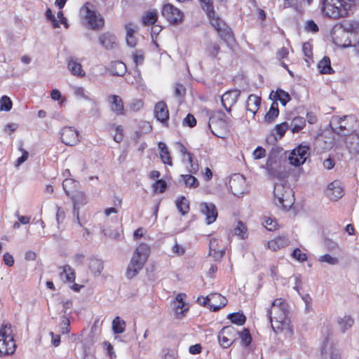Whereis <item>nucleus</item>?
Returning <instances> with one entry per match:
<instances>
[{
	"label": "nucleus",
	"mask_w": 359,
	"mask_h": 359,
	"mask_svg": "<svg viewBox=\"0 0 359 359\" xmlns=\"http://www.w3.org/2000/svg\"><path fill=\"white\" fill-rule=\"evenodd\" d=\"M16 347L13 327L10 323L4 321L0 327V355H12Z\"/></svg>",
	"instance_id": "obj_6"
},
{
	"label": "nucleus",
	"mask_w": 359,
	"mask_h": 359,
	"mask_svg": "<svg viewBox=\"0 0 359 359\" xmlns=\"http://www.w3.org/2000/svg\"><path fill=\"white\" fill-rule=\"evenodd\" d=\"M187 158L189 162V165L187 167L188 172L191 174H196L199 170L198 161L194 158L191 153H187Z\"/></svg>",
	"instance_id": "obj_50"
},
{
	"label": "nucleus",
	"mask_w": 359,
	"mask_h": 359,
	"mask_svg": "<svg viewBox=\"0 0 359 359\" xmlns=\"http://www.w3.org/2000/svg\"><path fill=\"white\" fill-rule=\"evenodd\" d=\"M133 61L136 66L142 65L144 62V53L141 50H135L133 54Z\"/></svg>",
	"instance_id": "obj_58"
},
{
	"label": "nucleus",
	"mask_w": 359,
	"mask_h": 359,
	"mask_svg": "<svg viewBox=\"0 0 359 359\" xmlns=\"http://www.w3.org/2000/svg\"><path fill=\"white\" fill-rule=\"evenodd\" d=\"M337 324L341 332L344 333L353 327L354 319L350 315H344L337 319Z\"/></svg>",
	"instance_id": "obj_36"
},
{
	"label": "nucleus",
	"mask_w": 359,
	"mask_h": 359,
	"mask_svg": "<svg viewBox=\"0 0 359 359\" xmlns=\"http://www.w3.org/2000/svg\"><path fill=\"white\" fill-rule=\"evenodd\" d=\"M187 93V89L182 83H177L174 86V95L180 104L182 103Z\"/></svg>",
	"instance_id": "obj_46"
},
{
	"label": "nucleus",
	"mask_w": 359,
	"mask_h": 359,
	"mask_svg": "<svg viewBox=\"0 0 359 359\" xmlns=\"http://www.w3.org/2000/svg\"><path fill=\"white\" fill-rule=\"evenodd\" d=\"M278 114V103L274 102L271 104L269 111L265 115L264 120L266 122L271 123L274 121Z\"/></svg>",
	"instance_id": "obj_48"
},
{
	"label": "nucleus",
	"mask_w": 359,
	"mask_h": 359,
	"mask_svg": "<svg viewBox=\"0 0 359 359\" xmlns=\"http://www.w3.org/2000/svg\"><path fill=\"white\" fill-rule=\"evenodd\" d=\"M201 212L205 215V221L208 224L215 222L218 214L216 206L212 203L203 202L200 204Z\"/></svg>",
	"instance_id": "obj_21"
},
{
	"label": "nucleus",
	"mask_w": 359,
	"mask_h": 359,
	"mask_svg": "<svg viewBox=\"0 0 359 359\" xmlns=\"http://www.w3.org/2000/svg\"><path fill=\"white\" fill-rule=\"evenodd\" d=\"M110 71L113 75L123 76L126 72V66L121 61H114L110 65Z\"/></svg>",
	"instance_id": "obj_42"
},
{
	"label": "nucleus",
	"mask_w": 359,
	"mask_h": 359,
	"mask_svg": "<svg viewBox=\"0 0 359 359\" xmlns=\"http://www.w3.org/2000/svg\"><path fill=\"white\" fill-rule=\"evenodd\" d=\"M289 243V238L286 236H278L266 241L265 246L267 250L276 252L287 246Z\"/></svg>",
	"instance_id": "obj_23"
},
{
	"label": "nucleus",
	"mask_w": 359,
	"mask_h": 359,
	"mask_svg": "<svg viewBox=\"0 0 359 359\" xmlns=\"http://www.w3.org/2000/svg\"><path fill=\"white\" fill-rule=\"evenodd\" d=\"M110 111L116 116H125L126 109L123 99L117 95H109L106 98Z\"/></svg>",
	"instance_id": "obj_15"
},
{
	"label": "nucleus",
	"mask_w": 359,
	"mask_h": 359,
	"mask_svg": "<svg viewBox=\"0 0 359 359\" xmlns=\"http://www.w3.org/2000/svg\"><path fill=\"white\" fill-rule=\"evenodd\" d=\"M318 69L320 73L323 74H330L334 73V70L331 67L330 59L327 56L323 57V58L318 62Z\"/></svg>",
	"instance_id": "obj_38"
},
{
	"label": "nucleus",
	"mask_w": 359,
	"mask_h": 359,
	"mask_svg": "<svg viewBox=\"0 0 359 359\" xmlns=\"http://www.w3.org/2000/svg\"><path fill=\"white\" fill-rule=\"evenodd\" d=\"M62 142L68 146H74L79 142V133L73 127H64L60 133Z\"/></svg>",
	"instance_id": "obj_17"
},
{
	"label": "nucleus",
	"mask_w": 359,
	"mask_h": 359,
	"mask_svg": "<svg viewBox=\"0 0 359 359\" xmlns=\"http://www.w3.org/2000/svg\"><path fill=\"white\" fill-rule=\"evenodd\" d=\"M205 11L210 22L217 31L218 36L226 43L233 41L234 36L231 29L224 20L215 15L213 4H209Z\"/></svg>",
	"instance_id": "obj_5"
},
{
	"label": "nucleus",
	"mask_w": 359,
	"mask_h": 359,
	"mask_svg": "<svg viewBox=\"0 0 359 359\" xmlns=\"http://www.w3.org/2000/svg\"><path fill=\"white\" fill-rule=\"evenodd\" d=\"M262 225L270 231L276 230L278 226L276 219L267 217H264Z\"/></svg>",
	"instance_id": "obj_53"
},
{
	"label": "nucleus",
	"mask_w": 359,
	"mask_h": 359,
	"mask_svg": "<svg viewBox=\"0 0 359 359\" xmlns=\"http://www.w3.org/2000/svg\"><path fill=\"white\" fill-rule=\"evenodd\" d=\"M306 126V119L302 116H295L290 122L291 130L293 133L300 132Z\"/></svg>",
	"instance_id": "obj_39"
},
{
	"label": "nucleus",
	"mask_w": 359,
	"mask_h": 359,
	"mask_svg": "<svg viewBox=\"0 0 359 359\" xmlns=\"http://www.w3.org/2000/svg\"><path fill=\"white\" fill-rule=\"evenodd\" d=\"M158 149L160 150V158L161 161L166 165L170 166L172 165V158L170 154V151L164 142H160L158 144Z\"/></svg>",
	"instance_id": "obj_35"
},
{
	"label": "nucleus",
	"mask_w": 359,
	"mask_h": 359,
	"mask_svg": "<svg viewBox=\"0 0 359 359\" xmlns=\"http://www.w3.org/2000/svg\"><path fill=\"white\" fill-rule=\"evenodd\" d=\"M227 303L226 297L219 293H211L210 300V310L218 311L223 308Z\"/></svg>",
	"instance_id": "obj_27"
},
{
	"label": "nucleus",
	"mask_w": 359,
	"mask_h": 359,
	"mask_svg": "<svg viewBox=\"0 0 359 359\" xmlns=\"http://www.w3.org/2000/svg\"><path fill=\"white\" fill-rule=\"evenodd\" d=\"M238 331L232 325L224 327L218 334L219 344L224 348H227L236 341Z\"/></svg>",
	"instance_id": "obj_12"
},
{
	"label": "nucleus",
	"mask_w": 359,
	"mask_h": 359,
	"mask_svg": "<svg viewBox=\"0 0 359 359\" xmlns=\"http://www.w3.org/2000/svg\"><path fill=\"white\" fill-rule=\"evenodd\" d=\"M183 126H187L189 128H193L196 125V119L191 114H188L183 119Z\"/></svg>",
	"instance_id": "obj_60"
},
{
	"label": "nucleus",
	"mask_w": 359,
	"mask_h": 359,
	"mask_svg": "<svg viewBox=\"0 0 359 359\" xmlns=\"http://www.w3.org/2000/svg\"><path fill=\"white\" fill-rule=\"evenodd\" d=\"M162 15L172 25H176L182 22L184 13L179 8L170 4L163 5L161 10Z\"/></svg>",
	"instance_id": "obj_13"
},
{
	"label": "nucleus",
	"mask_w": 359,
	"mask_h": 359,
	"mask_svg": "<svg viewBox=\"0 0 359 359\" xmlns=\"http://www.w3.org/2000/svg\"><path fill=\"white\" fill-rule=\"evenodd\" d=\"M288 55L289 50L286 47H282L276 52V58L280 61L283 59H287Z\"/></svg>",
	"instance_id": "obj_63"
},
{
	"label": "nucleus",
	"mask_w": 359,
	"mask_h": 359,
	"mask_svg": "<svg viewBox=\"0 0 359 359\" xmlns=\"http://www.w3.org/2000/svg\"><path fill=\"white\" fill-rule=\"evenodd\" d=\"M355 121V118L351 115L334 116L330 121V126L334 133L346 136L353 129Z\"/></svg>",
	"instance_id": "obj_8"
},
{
	"label": "nucleus",
	"mask_w": 359,
	"mask_h": 359,
	"mask_svg": "<svg viewBox=\"0 0 359 359\" xmlns=\"http://www.w3.org/2000/svg\"><path fill=\"white\" fill-rule=\"evenodd\" d=\"M351 47L353 48V51L358 55H359V33L356 32L355 36L353 39Z\"/></svg>",
	"instance_id": "obj_64"
},
{
	"label": "nucleus",
	"mask_w": 359,
	"mask_h": 359,
	"mask_svg": "<svg viewBox=\"0 0 359 359\" xmlns=\"http://www.w3.org/2000/svg\"><path fill=\"white\" fill-rule=\"evenodd\" d=\"M233 233L241 240H245L248 238V229L245 224L238 221L233 229Z\"/></svg>",
	"instance_id": "obj_41"
},
{
	"label": "nucleus",
	"mask_w": 359,
	"mask_h": 359,
	"mask_svg": "<svg viewBox=\"0 0 359 359\" xmlns=\"http://www.w3.org/2000/svg\"><path fill=\"white\" fill-rule=\"evenodd\" d=\"M158 19L156 10H151L144 13L142 17V23L144 26H154Z\"/></svg>",
	"instance_id": "obj_31"
},
{
	"label": "nucleus",
	"mask_w": 359,
	"mask_h": 359,
	"mask_svg": "<svg viewBox=\"0 0 359 359\" xmlns=\"http://www.w3.org/2000/svg\"><path fill=\"white\" fill-rule=\"evenodd\" d=\"M222 241L217 238L212 237L210 239L208 255L216 261L221 260L225 254V249L220 245Z\"/></svg>",
	"instance_id": "obj_19"
},
{
	"label": "nucleus",
	"mask_w": 359,
	"mask_h": 359,
	"mask_svg": "<svg viewBox=\"0 0 359 359\" xmlns=\"http://www.w3.org/2000/svg\"><path fill=\"white\" fill-rule=\"evenodd\" d=\"M175 204L182 215H185L189 212V201L184 196L178 198Z\"/></svg>",
	"instance_id": "obj_43"
},
{
	"label": "nucleus",
	"mask_w": 359,
	"mask_h": 359,
	"mask_svg": "<svg viewBox=\"0 0 359 359\" xmlns=\"http://www.w3.org/2000/svg\"><path fill=\"white\" fill-rule=\"evenodd\" d=\"M327 195L333 201H337L343 196V188L339 181L334 180L328 184Z\"/></svg>",
	"instance_id": "obj_26"
},
{
	"label": "nucleus",
	"mask_w": 359,
	"mask_h": 359,
	"mask_svg": "<svg viewBox=\"0 0 359 359\" xmlns=\"http://www.w3.org/2000/svg\"><path fill=\"white\" fill-rule=\"evenodd\" d=\"M319 261L321 262H327L331 265H335L338 263V259L337 257H334L328 254L320 257Z\"/></svg>",
	"instance_id": "obj_61"
},
{
	"label": "nucleus",
	"mask_w": 359,
	"mask_h": 359,
	"mask_svg": "<svg viewBox=\"0 0 359 359\" xmlns=\"http://www.w3.org/2000/svg\"><path fill=\"white\" fill-rule=\"evenodd\" d=\"M245 186V179L241 175H234L229 180V189L231 193L237 197L243 195Z\"/></svg>",
	"instance_id": "obj_18"
},
{
	"label": "nucleus",
	"mask_w": 359,
	"mask_h": 359,
	"mask_svg": "<svg viewBox=\"0 0 359 359\" xmlns=\"http://www.w3.org/2000/svg\"><path fill=\"white\" fill-rule=\"evenodd\" d=\"M355 33V32L349 31L344 28H339L335 30L333 33V41L339 47H351Z\"/></svg>",
	"instance_id": "obj_11"
},
{
	"label": "nucleus",
	"mask_w": 359,
	"mask_h": 359,
	"mask_svg": "<svg viewBox=\"0 0 359 359\" xmlns=\"http://www.w3.org/2000/svg\"><path fill=\"white\" fill-rule=\"evenodd\" d=\"M292 255L295 259L302 262L307 259L306 254L303 252L299 248H295L293 250Z\"/></svg>",
	"instance_id": "obj_59"
},
{
	"label": "nucleus",
	"mask_w": 359,
	"mask_h": 359,
	"mask_svg": "<svg viewBox=\"0 0 359 359\" xmlns=\"http://www.w3.org/2000/svg\"><path fill=\"white\" fill-rule=\"evenodd\" d=\"M108 130L113 135V140L116 143H121L124 138V129L121 125L114 123L108 125Z\"/></svg>",
	"instance_id": "obj_29"
},
{
	"label": "nucleus",
	"mask_w": 359,
	"mask_h": 359,
	"mask_svg": "<svg viewBox=\"0 0 359 359\" xmlns=\"http://www.w3.org/2000/svg\"><path fill=\"white\" fill-rule=\"evenodd\" d=\"M144 107V102L141 99L133 100L129 105V109L133 112H137Z\"/></svg>",
	"instance_id": "obj_56"
},
{
	"label": "nucleus",
	"mask_w": 359,
	"mask_h": 359,
	"mask_svg": "<svg viewBox=\"0 0 359 359\" xmlns=\"http://www.w3.org/2000/svg\"><path fill=\"white\" fill-rule=\"evenodd\" d=\"M88 269L93 276H99L104 269L103 262L101 259L95 257L90 258L88 262Z\"/></svg>",
	"instance_id": "obj_33"
},
{
	"label": "nucleus",
	"mask_w": 359,
	"mask_h": 359,
	"mask_svg": "<svg viewBox=\"0 0 359 359\" xmlns=\"http://www.w3.org/2000/svg\"><path fill=\"white\" fill-rule=\"evenodd\" d=\"M227 318L235 325L241 326L246 321V317L243 313H232L228 315Z\"/></svg>",
	"instance_id": "obj_47"
},
{
	"label": "nucleus",
	"mask_w": 359,
	"mask_h": 359,
	"mask_svg": "<svg viewBox=\"0 0 359 359\" xmlns=\"http://www.w3.org/2000/svg\"><path fill=\"white\" fill-rule=\"evenodd\" d=\"M346 146L351 151L359 152V135L351 134L346 139Z\"/></svg>",
	"instance_id": "obj_40"
},
{
	"label": "nucleus",
	"mask_w": 359,
	"mask_h": 359,
	"mask_svg": "<svg viewBox=\"0 0 359 359\" xmlns=\"http://www.w3.org/2000/svg\"><path fill=\"white\" fill-rule=\"evenodd\" d=\"M151 254L150 246L145 243H140L135 249L130 261L126 271L128 279L135 277L144 268Z\"/></svg>",
	"instance_id": "obj_2"
},
{
	"label": "nucleus",
	"mask_w": 359,
	"mask_h": 359,
	"mask_svg": "<svg viewBox=\"0 0 359 359\" xmlns=\"http://www.w3.org/2000/svg\"><path fill=\"white\" fill-rule=\"evenodd\" d=\"M261 104V97L254 94L250 95L246 101V110L254 116L259 110Z\"/></svg>",
	"instance_id": "obj_28"
},
{
	"label": "nucleus",
	"mask_w": 359,
	"mask_h": 359,
	"mask_svg": "<svg viewBox=\"0 0 359 359\" xmlns=\"http://www.w3.org/2000/svg\"><path fill=\"white\" fill-rule=\"evenodd\" d=\"M222 53L219 44L215 41L208 43L204 48V55L212 60H219V55Z\"/></svg>",
	"instance_id": "obj_25"
},
{
	"label": "nucleus",
	"mask_w": 359,
	"mask_h": 359,
	"mask_svg": "<svg viewBox=\"0 0 359 359\" xmlns=\"http://www.w3.org/2000/svg\"><path fill=\"white\" fill-rule=\"evenodd\" d=\"M288 124L287 122H283L280 124L276 126L274 128V135L278 136L279 138H281L284 136L285 132L288 129Z\"/></svg>",
	"instance_id": "obj_55"
},
{
	"label": "nucleus",
	"mask_w": 359,
	"mask_h": 359,
	"mask_svg": "<svg viewBox=\"0 0 359 359\" xmlns=\"http://www.w3.org/2000/svg\"><path fill=\"white\" fill-rule=\"evenodd\" d=\"M273 97L274 100L280 101L283 106H285L291 99L289 93L282 89H278Z\"/></svg>",
	"instance_id": "obj_49"
},
{
	"label": "nucleus",
	"mask_w": 359,
	"mask_h": 359,
	"mask_svg": "<svg viewBox=\"0 0 359 359\" xmlns=\"http://www.w3.org/2000/svg\"><path fill=\"white\" fill-rule=\"evenodd\" d=\"M82 21L90 29L98 31L104 28L105 20L102 15L94 8L93 5L86 2L81 8Z\"/></svg>",
	"instance_id": "obj_4"
},
{
	"label": "nucleus",
	"mask_w": 359,
	"mask_h": 359,
	"mask_svg": "<svg viewBox=\"0 0 359 359\" xmlns=\"http://www.w3.org/2000/svg\"><path fill=\"white\" fill-rule=\"evenodd\" d=\"M46 17L48 20L51 21L52 25L54 28H57L60 27V23L56 20L55 15L53 14L50 8H48L46 11Z\"/></svg>",
	"instance_id": "obj_62"
},
{
	"label": "nucleus",
	"mask_w": 359,
	"mask_h": 359,
	"mask_svg": "<svg viewBox=\"0 0 359 359\" xmlns=\"http://www.w3.org/2000/svg\"><path fill=\"white\" fill-rule=\"evenodd\" d=\"M241 95V91L238 89L230 90L222 96V104L224 109L230 112L231 107L237 102Z\"/></svg>",
	"instance_id": "obj_20"
},
{
	"label": "nucleus",
	"mask_w": 359,
	"mask_h": 359,
	"mask_svg": "<svg viewBox=\"0 0 359 359\" xmlns=\"http://www.w3.org/2000/svg\"><path fill=\"white\" fill-rule=\"evenodd\" d=\"M309 156V147L299 145L291 151L288 160L291 165L298 167L304 163Z\"/></svg>",
	"instance_id": "obj_14"
},
{
	"label": "nucleus",
	"mask_w": 359,
	"mask_h": 359,
	"mask_svg": "<svg viewBox=\"0 0 359 359\" xmlns=\"http://www.w3.org/2000/svg\"><path fill=\"white\" fill-rule=\"evenodd\" d=\"M126 322L121 319L119 316H116L112 321V330L114 334H122L126 330Z\"/></svg>",
	"instance_id": "obj_45"
},
{
	"label": "nucleus",
	"mask_w": 359,
	"mask_h": 359,
	"mask_svg": "<svg viewBox=\"0 0 359 359\" xmlns=\"http://www.w3.org/2000/svg\"><path fill=\"white\" fill-rule=\"evenodd\" d=\"M186 299L187 294L180 292L170 302L172 310L177 319L184 318L189 311V304L186 302Z\"/></svg>",
	"instance_id": "obj_10"
},
{
	"label": "nucleus",
	"mask_w": 359,
	"mask_h": 359,
	"mask_svg": "<svg viewBox=\"0 0 359 359\" xmlns=\"http://www.w3.org/2000/svg\"><path fill=\"white\" fill-rule=\"evenodd\" d=\"M67 67L71 73L76 76L83 77L86 75L81 63L77 62L76 59H70L67 63Z\"/></svg>",
	"instance_id": "obj_32"
},
{
	"label": "nucleus",
	"mask_w": 359,
	"mask_h": 359,
	"mask_svg": "<svg viewBox=\"0 0 359 359\" xmlns=\"http://www.w3.org/2000/svg\"><path fill=\"white\" fill-rule=\"evenodd\" d=\"M238 335L241 339V342L243 346H248L251 344L252 337L248 329L244 328L241 332H238Z\"/></svg>",
	"instance_id": "obj_51"
},
{
	"label": "nucleus",
	"mask_w": 359,
	"mask_h": 359,
	"mask_svg": "<svg viewBox=\"0 0 359 359\" xmlns=\"http://www.w3.org/2000/svg\"><path fill=\"white\" fill-rule=\"evenodd\" d=\"M69 197H70L74 203V210L76 216V221L78 224L81 226L79 219V205H83L86 203V197L84 192L76 190L74 194H71Z\"/></svg>",
	"instance_id": "obj_24"
},
{
	"label": "nucleus",
	"mask_w": 359,
	"mask_h": 359,
	"mask_svg": "<svg viewBox=\"0 0 359 359\" xmlns=\"http://www.w3.org/2000/svg\"><path fill=\"white\" fill-rule=\"evenodd\" d=\"M62 271L60 273V277L65 279L67 283H74L76 280V273L74 270L69 265L66 264L60 267Z\"/></svg>",
	"instance_id": "obj_34"
},
{
	"label": "nucleus",
	"mask_w": 359,
	"mask_h": 359,
	"mask_svg": "<svg viewBox=\"0 0 359 359\" xmlns=\"http://www.w3.org/2000/svg\"><path fill=\"white\" fill-rule=\"evenodd\" d=\"M62 187L65 194L69 196L79 189V183L73 179H65L62 182Z\"/></svg>",
	"instance_id": "obj_37"
},
{
	"label": "nucleus",
	"mask_w": 359,
	"mask_h": 359,
	"mask_svg": "<svg viewBox=\"0 0 359 359\" xmlns=\"http://www.w3.org/2000/svg\"><path fill=\"white\" fill-rule=\"evenodd\" d=\"M302 50L306 59V62H309V60H311L313 57L312 46L309 43H304L302 46Z\"/></svg>",
	"instance_id": "obj_57"
},
{
	"label": "nucleus",
	"mask_w": 359,
	"mask_h": 359,
	"mask_svg": "<svg viewBox=\"0 0 359 359\" xmlns=\"http://www.w3.org/2000/svg\"><path fill=\"white\" fill-rule=\"evenodd\" d=\"M273 195L274 203L283 210H289L294 203V192L287 184H276L273 189Z\"/></svg>",
	"instance_id": "obj_7"
},
{
	"label": "nucleus",
	"mask_w": 359,
	"mask_h": 359,
	"mask_svg": "<svg viewBox=\"0 0 359 359\" xmlns=\"http://www.w3.org/2000/svg\"><path fill=\"white\" fill-rule=\"evenodd\" d=\"M154 117L163 126L168 127L170 114L167 104L164 101L158 102L154 109Z\"/></svg>",
	"instance_id": "obj_16"
},
{
	"label": "nucleus",
	"mask_w": 359,
	"mask_h": 359,
	"mask_svg": "<svg viewBox=\"0 0 359 359\" xmlns=\"http://www.w3.org/2000/svg\"><path fill=\"white\" fill-rule=\"evenodd\" d=\"M98 41L106 50H113L118 47L116 36L109 32H105L100 34Z\"/></svg>",
	"instance_id": "obj_22"
},
{
	"label": "nucleus",
	"mask_w": 359,
	"mask_h": 359,
	"mask_svg": "<svg viewBox=\"0 0 359 359\" xmlns=\"http://www.w3.org/2000/svg\"><path fill=\"white\" fill-rule=\"evenodd\" d=\"M13 102L9 97L3 95L0 99V111H8L12 109Z\"/></svg>",
	"instance_id": "obj_54"
},
{
	"label": "nucleus",
	"mask_w": 359,
	"mask_h": 359,
	"mask_svg": "<svg viewBox=\"0 0 359 359\" xmlns=\"http://www.w3.org/2000/svg\"><path fill=\"white\" fill-rule=\"evenodd\" d=\"M288 304L282 298L274 299L268 315L273 331L276 334H281L284 339H292L294 334L293 327L288 317Z\"/></svg>",
	"instance_id": "obj_1"
},
{
	"label": "nucleus",
	"mask_w": 359,
	"mask_h": 359,
	"mask_svg": "<svg viewBox=\"0 0 359 359\" xmlns=\"http://www.w3.org/2000/svg\"><path fill=\"white\" fill-rule=\"evenodd\" d=\"M180 177L187 187L196 189L199 187V182L193 174L181 175Z\"/></svg>",
	"instance_id": "obj_44"
},
{
	"label": "nucleus",
	"mask_w": 359,
	"mask_h": 359,
	"mask_svg": "<svg viewBox=\"0 0 359 359\" xmlns=\"http://www.w3.org/2000/svg\"><path fill=\"white\" fill-rule=\"evenodd\" d=\"M355 4V0H321L323 14L331 19L347 17Z\"/></svg>",
	"instance_id": "obj_3"
},
{
	"label": "nucleus",
	"mask_w": 359,
	"mask_h": 359,
	"mask_svg": "<svg viewBox=\"0 0 359 359\" xmlns=\"http://www.w3.org/2000/svg\"><path fill=\"white\" fill-rule=\"evenodd\" d=\"M167 183L163 180H157L152 184L151 188L154 194H163L167 189Z\"/></svg>",
	"instance_id": "obj_52"
},
{
	"label": "nucleus",
	"mask_w": 359,
	"mask_h": 359,
	"mask_svg": "<svg viewBox=\"0 0 359 359\" xmlns=\"http://www.w3.org/2000/svg\"><path fill=\"white\" fill-rule=\"evenodd\" d=\"M125 29L126 30L127 44L132 48L135 47L137 43V40L134 35L136 32V27L132 22H129L125 25Z\"/></svg>",
	"instance_id": "obj_30"
},
{
	"label": "nucleus",
	"mask_w": 359,
	"mask_h": 359,
	"mask_svg": "<svg viewBox=\"0 0 359 359\" xmlns=\"http://www.w3.org/2000/svg\"><path fill=\"white\" fill-rule=\"evenodd\" d=\"M229 118L222 111L214 112L209 118L208 126L212 133L218 137H222L228 130Z\"/></svg>",
	"instance_id": "obj_9"
}]
</instances>
